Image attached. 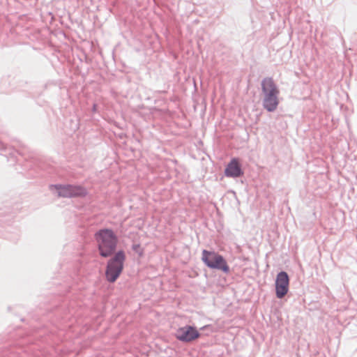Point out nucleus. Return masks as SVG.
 Returning <instances> with one entry per match:
<instances>
[{
  "mask_svg": "<svg viewBox=\"0 0 357 357\" xmlns=\"http://www.w3.org/2000/svg\"><path fill=\"white\" fill-rule=\"evenodd\" d=\"M132 250L137 252L139 256L143 255V250L141 248L139 243H135L132 245Z\"/></svg>",
  "mask_w": 357,
  "mask_h": 357,
  "instance_id": "nucleus-10",
  "label": "nucleus"
},
{
  "mask_svg": "<svg viewBox=\"0 0 357 357\" xmlns=\"http://www.w3.org/2000/svg\"><path fill=\"white\" fill-rule=\"evenodd\" d=\"M94 239L97 243L99 255L107 258L115 255L118 245V237L112 229L103 228L96 231Z\"/></svg>",
  "mask_w": 357,
  "mask_h": 357,
  "instance_id": "nucleus-1",
  "label": "nucleus"
},
{
  "mask_svg": "<svg viewBox=\"0 0 357 357\" xmlns=\"http://www.w3.org/2000/svg\"><path fill=\"white\" fill-rule=\"evenodd\" d=\"M289 277L285 271L278 273L275 279V295L278 298H282L289 291Z\"/></svg>",
  "mask_w": 357,
  "mask_h": 357,
  "instance_id": "nucleus-6",
  "label": "nucleus"
},
{
  "mask_svg": "<svg viewBox=\"0 0 357 357\" xmlns=\"http://www.w3.org/2000/svg\"><path fill=\"white\" fill-rule=\"evenodd\" d=\"M202 260L209 268L219 270L224 273H228L230 271L225 259L221 255L215 252L204 250Z\"/></svg>",
  "mask_w": 357,
  "mask_h": 357,
  "instance_id": "nucleus-4",
  "label": "nucleus"
},
{
  "mask_svg": "<svg viewBox=\"0 0 357 357\" xmlns=\"http://www.w3.org/2000/svg\"><path fill=\"white\" fill-rule=\"evenodd\" d=\"M96 107H97V105H96V104H93V108H92V111H93V112H96Z\"/></svg>",
  "mask_w": 357,
  "mask_h": 357,
  "instance_id": "nucleus-11",
  "label": "nucleus"
},
{
  "mask_svg": "<svg viewBox=\"0 0 357 357\" xmlns=\"http://www.w3.org/2000/svg\"><path fill=\"white\" fill-rule=\"evenodd\" d=\"M243 174V172L238 160L236 158L231 159L225 169V175L227 177L237 178Z\"/></svg>",
  "mask_w": 357,
  "mask_h": 357,
  "instance_id": "nucleus-8",
  "label": "nucleus"
},
{
  "mask_svg": "<svg viewBox=\"0 0 357 357\" xmlns=\"http://www.w3.org/2000/svg\"><path fill=\"white\" fill-rule=\"evenodd\" d=\"M262 105L269 112H274L278 105L279 89L272 77H265L261 80Z\"/></svg>",
  "mask_w": 357,
  "mask_h": 357,
  "instance_id": "nucleus-2",
  "label": "nucleus"
},
{
  "mask_svg": "<svg viewBox=\"0 0 357 357\" xmlns=\"http://www.w3.org/2000/svg\"><path fill=\"white\" fill-rule=\"evenodd\" d=\"M200 333L194 326L186 325L176 331V337L183 342H192L199 337Z\"/></svg>",
  "mask_w": 357,
  "mask_h": 357,
  "instance_id": "nucleus-7",
  "label": "nucleus"
},
{
  "mask_svg": "<svg viewBox=\"0 0 357 357\" xmlns=\"http://www.w3.org/2000/svg\"><path fill=\"white\" fill-rule=\"evenodd\" d=\"M0 151L6 152L8 151V155L6 153H1V155H3L7 158L8 161H12L13 162H16V154L17 151L13 150L11 148L6 147L1 141H0Z\"/></svg>",
  "mask_w": 357,
  "mask_h": 357,
  "instance_id": "nucleus-9",
  "label": "nucleus"
},
{
  "mask_svg": "<svg viewBox=\"0 0 357 357\" xmlns=\"http://www.w3.org/2000/svg\"><path fill=\"white\" fill-rule=\"evenodd\" d=\"M126 255L124 251L119 250L107 261L105 278L109 282L113 283L118 279L123 270Z\"/></svg>",
  "mask_w": 357,
  "mask_h": 357,
  "instance_id": "nucleus-3",
  "label": "nucleus"
},
{
  "mask_svg": "<svg viewBox=\"0 0 357 357\" xmlns=\"http://www.w3.org/2000/svg\"><path fill=\"white\" fill-rule=\"evenodd\" d=\"M50 188L56 189L58 196L64 198L84 197L88 194L87 190L81 185L56 184Z\"/></svg>",
  "mask_w": 357,
  "mask_h": 357,
  "instance_id": "nucleus-5",
  "label": "nucleus"
}]
</instances>
